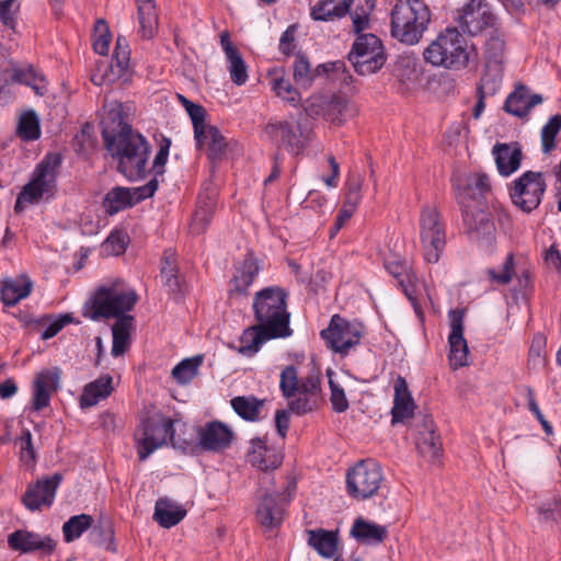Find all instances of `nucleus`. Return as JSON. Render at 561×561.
<instances>
[{
    "label": "nucleus",
    "instance_id": "nucleus-1",
    "mask_svg": "<svg viewBox=\"0 0 561 561\" xmlns=\"http://www.w3.org/2000/svg\"><path fill=\"white\" fill-rule=\"evenodd\" d=\"M352 9V31L357 34L348 60L358 75L367 76L378 71L386 61L381 41L373 33L363 32L370 27V14L376 5V0H354Z\"/></svg>",
    "mask_w": 561,
    "mask_h": 561
},
{
    "label": "nucleus",
    "instance_id": "nucleus-2",
    "mask_svg": "<svg viewBox=\"0 0 561 561\" xmlns=\"http://www.w3.org/2000/svg\"><path fill=\"white\" fill-rule=\"evenodd\" d=\"M424 0H397L390 11V35L404 45H416L431 23Z\"/></svg>",
    "mask_w": 561,
    "mask_h": 561
},
{
    "label": "nucleus",
    "instance_id": "nucleus-3",
    "mask_svg": "<svg viewBox=\"0 0 561 561\" xmlns=\"http://www.w3.org/2000/svg\"><path fill=\"white\" fill-rule=\"evenodd\" d=\"M112 158L117 160V170L128 180L142 179L147 171L150 145L138 131L128 129L116 139L105 144Z\"/></svg>",
    "mask_w": 561,
    "mask_h": 561
},
{
    "label": "nucleus",
    "instance_id": "nucleus-4",
    "mask_svg": "<svg viewBox=\"0 0 561 561\" xmlns=\"http://www.w3.org/2000/svg\"><path fill=\"white\" fill-rule=\"evenodd\" d=\"M138 300L134 289L124 286L123 283H114L110 286H101L85 302L83 316L91 320L116 318L126 316Z\"/></svg>",
    "mask_w": 561,
    "mask_h": 561
},
{
    "label": "nucleus",
    "instance_id": "nucleus-5",
    "mask_svg": "<svg viewBox=\"0 0 561 561\" xmlns=\"http://www.w3.org/2000/svg\"><path fill=\"white\" fill-rule=\"evenodd\" d=\"M287 295L279 287H267L255 294L253 310L256 323L267 329L272 335L286 337L291 334Z\"/></svg>",
    "mask_w": 561,
    "mask_h": 561
},
{
    "label": "nucleus",
    "instance_id": "nucleus-6",
    "mask_svg": "<svg viewBox=\"0 0 561 561\" xmlns=\"http://www.w3.org/2000/svg\"><path fill=\"white\" fill-rule=\"evenodd\" d=\"M60 164L61 157L58 153L45 156L33 171L31 180L19 193L14 206L15 211H21L27 204H37L39 201H47L55 195Z\"/></svg>",
    "mask_w": 561,
    "mask_h": 561
},
{
    "label": "nucleus",
    "instance_id": "nucleus-7",
    "mask_svg": "<svg viewBox=\"0 0 561 561\" xmlns=\"http://www.w3.org/2000/svg\"><path fill=\"white\" fill-rule=\"evenodd\" d=\"M423 57L436 67L465 68L469 62L467 41L457 28H447L425 48Z\"/></svg>",
    "mask_w": 561,
    "mask_h": 561
},
{
    "label": "nucleus",
    "instance_id": "nucleus-8",
    "mask_svg": "<svg viewBox=\"0 0 561 561\" xmlns=\"http://www.w3.org/2000/svg\"><path fill=\"white\" fill-rule=\"evenodd\" d=\"M174 435V423L158 411H148L140 419L135 431L137 454L140 461L146 460L154 450L167 444Z\"/></svg>",
    "mask_w": 561,
    "mask_h": 561
},
{
    "label": "nucleus",
    "instance_id": "nucleus-9",
    "mask_svg": "<svg viewBox=\"0 0 561 561\" xmlns=\"http://www.w3.org/2000/svg\"><path fill=\"white\" fill-rule=\"evenodd\" d=\"M347 494L356 501H365L375 496L383 482L380 465L371 459L357 461L346 473Z\"/></svg>",
    "mask_w": 561,
    "mask_h": 561
},
{
    "label": "nucleus",
    "instance_id": "nucleus-10",
    "mask_svg": "<svg viewBox=\"0 0 561 561\" xmlns=\"http://www.w3.org/2000/svg\"><path fill=\"white\" fill-rule=\"evenodd\" d=\"M420 240L424 260L430 264L437 263L446 247V228L435 206L422 208Z\"/></svg>",
    "mask_w": 561,
    "mask_h": 561
},
{
    "label": "nucleus",
    "instance_id": "nucleus-11",
    "mask_svg": "<svg viewBox=\"0 0 561 561\" xmlns=\"http://www.w3.org/2000/svg\"><path fill=\"white\" fill-rule=\"evenodd\" d=\"M547 190V183L541 172L526 171L510 186L513 204L525 213L536 209Z\"/></svg>",
    "mask_w": 561,
    "mask_h": 561
},
{
    "label": "nucleus",
    "instance_id": "nucleus-12",
    "mask_svg": "<svg viewBox=\"0 0 561 561\" xmlns=\"http://www.w3.org/2000/svg\"><path fill=\"white\" fill-rule=\"evenodd\" d=\"M364 329L362 323L347 321L339 314H334L329 327L320 332L325 345L342 355H346L351 348L359 344Z\"/></svg>",
    "mask_w": 561,
    "mask_h": 561
},
{
    "label": "nucleus",
    "instance_id": "nucleus-13",
    "mask_svg": "<svg viewBox=\"0 0 561 561\" xmlns=\"http://www.w3.org/2000/svg\"><path fill=\"white\" fill-rule=\"evenodd\" d=\"M265 134L278 146L294 154L300 153L311 140V129L300 123L285 119H271L264 127Z\"/></svg>",
    "mask_w": 561,
    "mask_h": 561
},
{
    "label": "nucleus",
    "instance_id": "nucleus-14",
    "mask_svg": "<svg viewBox=\"0 0 561 561\" xmlns=\"http://www.w3.org/2000/svg\"><path fill=\"white\" fill-rule=\"evenodd\" d=\"M465 228L471 240L489 249L495 239V225L479 203L461 205Z\"/></svg>",
    "mask_w": 561,
    "mask_h": 561
},
{
    "label": "nucleus",
    "instance_id": "nucleus-15",
    "mask_svg": "<svg viewBox=\"0 0 561 561\" xmlns=\"http://www.w3.org/2000/svg\"><path fill=\"white\" fill-rule=\"evenodd\" d=\"M158 179L153 178L146 185L133 190L116 186L105 194L103 198V207L106 214L115 215L142 199L153 196L158 188Z\"/></svg>",
    "mask_w": 561,
    "mask_h": 561
},
{
    "label": "nucleus",
    "instance_id": "nucleus-16",
    "mask_svg": "<svg viewBox=\"0 0 561 561\" xmlns=\"http://www.w3.org/2000/svg\"><path fill=\"white\" fill-rule=\"evenodd\" d=\"M450 333L448 336V359L453 369L469 365V348L463 336L465 309H451L448 312Z\"/></svg>",
    "mask_w": 561,
    "mask_h": 561
},
{
    "label": "nucleus",
    "instance_id": "nucleus-17",
    "mask_svg": "<svg viewBox=\"0 0 561 561\" xmlns=\"http://www.w3.org/2000/svg\"><path fill=\"white\" fill-rule=\"evenodd\" d=\"M457 20L461 30L470 35H477L496 25V16L485 0H469L459 11Z\"/></svg>",
    "mask_w": 561,
    "mask_h": 561
},
{
    "label": "nucleus",
    "instance_id": "nucleus-18",
    "mask_svg": "<svg viewBox=\"0 0 561 561\" xmlns=\"http://www.w3.org/2000/svg\"><path fill=\"white\" fill-rule=\"evenodd\" d=\"M61 481L62 474L58 472L50 477L38 479L36 482L27 485L22 496V503L32 512L41 511L43 507H50Z\"/></svg>",
    "mask_w": 561,
    "mask_h": 561
},
{
    "label": "nucleus",
    "instance_id": "nucleus-19",
    "mask_svg": "<svg viewBox=\"0 0 561 561\" xmlns=\"http://www.w3.org/2000/svg\"><path fill=\"white\" fill-rule=\"evenodd\" d=\"M385 267L397 280L404 295L410 300L419 318L423 317V310L416 297L419 278L407 260L389 257L385 261Z\"/></svg>",
    "mask_w": 561,
    "mask_h": 561
},
{
    "label": "nucleus",
    "instance_id": "nucleus-20",
    "mask_svg": "<svg viewBox=\"0 0 561 561\" xmlns=\"http://www.w3.org/2000/svg\"><path fill=\"white\" fill-rule=\"evenodd\" d=\"M320 399V378L308 376L301 378L300 387L295 394L287 398L288 409L297 415H304L317 409Z\"/></svg>",
    "mask_w": 561,
    "mask_h": 561
},
{
    "label": "nucleus",
    "instance_id": "nucleus-21",
    "mask_svg": "<svg viewBox=\"0 0 561 561\" xmlns=\"http://www.w3.org/2000/svg\"><path fill=\"white\" fill-rule=\"evenodd\" d=\"M232 430L220 421L207 422L197 432L198 446L207 451L220 453L229 448L233 440Z\"/></svg>",
    "mask_w": 561,
    "mask_h": 561
},
{
    "label": "nucleus",
    "instance_id": "nucleus-22",
    "mask_svg": "<svg viewBox=\"0 0 561 561\" xmlns=\"http://www.w3.org/2000/svg\"><path fill=\"white\" fill-rule=\"evenodd\" d=\"M8 545L14 551L28 553L42 551L51 553L55 549V541L49 536H41L27 530H15L8 537Z\"/></svg>",
    "mask_w": 561,
    "mask_h": 561
},
{
    "label": "nucleus",
    "instance_id": "nucleus-23",
    "mask_svg": "<svg viewBox=\"0 0 561 561\" xmlns=\"http://www.w3.org/2000/svg\"><path fill=\"white\" fill-rule=\"evenodd\" d=\"M61 370L58 367L39 371L34 380L33 408L41 411L49 405L51 394L57 390Z\"/></svg>",
    "mask_w": 561,
    "mask_h": 561
},
{
    "label": "nucleus",
    "instance_id": "nucleus-24",
    "mask_svg": "<svg viewBox=\"0 0 561 561\" xmlns=\"http://www.w3.org/2000/svg\"><path fill=\"white\" fill-rule=\"evenodd\" d=\"M286 501L279 494L265 493L256 507L257 522L265 528L278 527L284 518Z\"/></svg>",
    "mask_w": 561,
    "mask_h": 561
},
{
    "label": "nucleus",
    "instance_id": "nucleus-25",
    "mask_svg": "<svg viewBox=\"0 0 561 561\" xmlns=\"http://www.w3.org/2000/svg\"><path fill=\"white\" fill-rule=\"evenodd\" d=\"M394 396L393 407L391 409V423H405L410 420L416 408L411 392L408 388L407 380L398 376L393 382Z\"/></svg>",
    "mask_w": 561,
    "mask_h": 561
},
{
    "label": "nucleus",
    "instance_id": "nucleus-26",
    "mask_svg": "<svg viewBox=\"0 0 561 561\" xmlns=\"http://www.w3.org/2000/svg\"><path fill=\"white\" fill-rule=\"evenodd\" d=\"M454 187L460 205L474 204L477 197L484 196L491 191L489 176L484 173L469 175L465 183L455 180Z\"/></svg>",
    "mask_w": 561,
    "mask_h": 561
},
{
    "label": "nucleus",
    "instance_id": "nucleus-27",
    "mask_svg": "<svg viewBox=\"0 0 561 561\" xmlns=\"http://www.w3.org/2000/svg\"><path fill=\"white\" fill-rule=\"evenodd\" d=\"M105 116L102 119V136L104 144H107L128 129L131 126L125 121L124 106L122 103L113 101L104 106Z\"/></svg>",
    "mask_w": 561,
    "mask_h": 561
},
{
    "label": "nucleus",
    "instance_id": "nucleus-28",
    "mask_svg": "<svg viewBox=\"0 0 561 561\" xmlns=\"http://www.w3.org/2000/svg\"><path fill=\"white\" fill-rule=\"evenodd\" d=\"M248 461L262 471L276 469L282 465V455L265 445L264 440L256 437L251 439L247 454Z\"/></svg>",
    "mask_w": 561,
    "mask_h": 561
},
{
    "label": "nucleus",
    "instance_id": "nucleus-29",
    "mask_svg": "<svg viewBox=\"0 0 561 561\" xmlns=\"http://www.w3.org/2000/svg\"><path fill=\"white\" fill-rule=\"evenodd\" d=\"M198 148H206L208 158L213 164L221 161L228 146L227 139L216 126L208 125L195 135Z\"/></svg>",
    "mask_w": 561,
    "mask_h": 561
},
{
    "label": "nucleus",
    "instance_id": "nucleus-30",
    "mask_svg": "<svg viewBox=\"0 0 561 561\" xmlns=\"http://www.w3.org/2000/svg\"><path fill=\"white\" fill-rule=\"evenodd\" d=\"M33 290V282L26 274L7 277L1 282V299L5 306L13 307L27 298Z\"/></svg>",
    "mask_w": 561,
    "mask_h": 561
},
{
    "label": "nucleus",
    "instance_id": "nucleus-31",
    "mask_svg": "<svg viewBox=\"0 0 561 561\" xmlns=\"http://www.w3.org/2000/svg\"><path fill=\"white\" fill-rule=\"evenodd\" d=\"M542 102L540 94H531L525 85H518L507 96L504 110L517 117H525L538 104Z\"/></svg>",
    "mask_w": 561,
    "mask_h": 561
},
{
    "label": "nucleus",
    "instance_id": "nucleus-32",
    "mask_svg": "<svg viewBox=\"0 0 561 561\" xmlns=\"http://www.w3.org/2000/svg\"><path fill=\"white\" fill-rule=\"evenodd\" d=\"M493 154L497 171L503 176L513 174L520 167L523 153L517 142L497 144L493 148Z\"/></svg>",
    "mask_w": 561,
    "mask_h": 561
},
{
    "label": "nucleus",
    "instance_id": "nucleus-33",
    "mask_svg": "<svg viewBox=\"0 0 561 561\" xmlns=\"http://www.w3.org/2000/svg\"><path fill=\"white\" fill-rule=\"evenodd\" d=\"M423 430L419 431L416 438V448L419 453L428 459H436L442 453V443L435 434L434 422L431 417L425 416L422 421Z\"/></svg>",
    "mask_w": 561,
    "mask_h": 561
},
{
    "label": "nucleus",
    "instance_id": "nucleus-34",
    "mask_svg": "<svg viewBox=\"0 0 561 561\" xmlns=\"http://www.w3.org/2000/svg\"><path fill=\"white\" fill-rule=\"evenodd\" d=\"M354 0H319L312 8L310 16L314 21H333L343 18L347 12H352L351 4Z\"/></svg>",
    "mask_w": 561,
    "mask_h": 561
},
{
    "label": "nucleus",
    "instance_id": "nucleus-35",
    "mask_svg": "<svg viewBox=\"0 0 561 561\" xmlns=\"http://www.w3.org/2000/svg\"><path fill=\"white\" fill-rule=\"evenodd\" d=\"M270 85L275 94L291 106H298L301 102V95L289 79L285 77L283 68H275L268 71Z\"/></svg>",
    "mask_w": 561,
    "mask_h": 561
},
{
    "label": "nucleus",
    "instance_id": "nucleus-36",
    "mask_svg": "<svg viewBox=\"0 0 561 561\" xmlns=\"http://www.w3.org/2000/svg\"><path fill=\"white\" fill-rule=\"evenodd\" d=\"M139 33L142 38L151 39L158 32L159 18L156 0H136Z\"/></svg>",
    "mask_w": 561,
    "mask_h": 561
},
{
    "label": "nucleus",
    "instance_id": "nucleus-37",
    "mask_svg": "<svg viewBox=\"0 0 561 561\" xmlns=\"http://www.w3.org/2000/svg\"><path fill=\"white\" fill-rule=\"evenodd\" d=\"M270 335L272 333L259 323L245 329L240 337L239 353L244 356H253L266 341L278 337Z\"/></svg>",
    "mask_w": 561,
    "mask_h": 561
},
{
    "label": "nucleus",
    "instance_id": "nucleus-38",
    "mask_svg": "<svg viewBox=\"0 0 561 561\" xmlns=\"http://www.w3.org/2000/svg\"><path fill=\"white\" fill-rule=\"evenodd\" d=\"M112 377L103 375L94 381L88 383L80 397L81 408H90L106 399L113 391Z\"/></svg>",
    "mask_w": 561,
    "mask_h": 561
},
{
    "label": "nucleus",
    "instance_id": "nucleus-39",
    "mask_svg": "<svg viewBox=\"0 0 561 561\" xmlns=\"http://www.w3.org/2000/svg\"><path fill=\"white\" fill-rule=\"evenodd\" d=\"M185 516L186 510L168 499L156 502L153 519L163 528L178 525Z\"/></svg>",
    "mask_w": 561,
    "mask_h": 561
},
{
    "label": "nucleus",
    "instance_id": "nucleus-40",
    "mask_svg": "<svg viewBox=\"0 0 561 561\" xmlns=\"http://www.w3.org/2000/svg\"><path fill=\"white\" fill-rule=\"evenodd\" d=\"M351 535L362 543L378 545L387 536V529L383 526L357 518L351 529Z\"/></svg>",
    "mask_w": 561,
    "mask_h": 561
},
{
    "label": "nucleus",
    "instance_id": "nucleus-41",
    "mask_svg": "<svg viewBox=\"0 0 561 561\" xmlns=\"http://www.w3.org/2000/svg\"><path fill=\"white\" fill-rule=\"evenodd\" d=\"M134 328V317L123 316L112 327L113 344L111 354L114 357L123 355L129 346V336Z\"/></svg>",
    "mask_w": 561,
    "mask_h": 561
},
{
    "label": "nucleus",
    "instance_id": "nucleus-42",
    "mask_svg": "<svg viewBox=\"0 0 561 561\" xmlns=\"http://www.w3.org/2000/svg\"><path fill=\"white\" fill-rule=\"evenodd\" d=\"M308 543L322 557L331 558L337 549V536L334 531L320 529L307 530Z\"/></svg>",
    "mask_w": 561,
    "mask_h": 561
},
{
    "label": "nucleus",
    "instance_id": "nucleus-43",
    "mask_svg": "<svg viewBox=\"0 0 561 561\" xmlns=\"http://www.w3.org/2000/svg\"><path fill=\"white\" fill-rule=\"evenodd\" d=\"M260 272L257 261L251 255H247L242 264L237 267L233 276V291L245 294L248 288L252 285L254 278Z\"/></svg>",
    "mask_w": 561,
    "mask_h": 561
},
{
    "label": "nucleus",
    "instance_id": "nucleus-44",
    "mask_svg": "<svg viewBox=\"0 0 561 561\" xmlns=\"http://www.w3.org/2000/svg\"><path fill=\"white\" fill-rule=\"evenodd\" d=\"M265 400H260L253 396L236 397L231 400V407L234 412L247 421H257L260 412L263 409Z\"/></svg>",
    "mask_w": 561,
    "mask_h": 561
},
{
    "label": "nucleus",
    "instance_id": "nucleus-45",
    "mask_svg": "<svg viewBox=\"0 0 561 561\" xmlns=\"http://www.w3.org/2000/svg\"><path fill=\"white\" fill-rule=\"evenodd\" d=\"M16 135L24 141H32L39 138V119L33 110L25 111L20 115Z\"/></svg>",
    "mask_w": 561,
    "mask_h": 561
},
{
    "label": "nucleus",
    "instance_id": "nucleus-46",
    "mask_svg": "<svg viewBox=\"0 0 561 561\" xmlns=\"http://www.w3.org/2000/svg\"><path fill=\"white\" fill-rule=\"evenodd\" d=\"M93 524L92 516L80 514L71 516L62 525V535L66 542H72L78 539Z\"/></svg>",
    "mask_w": 561,
    "mask_h": 561
},
{
    "label": "nucleus",
    "instance_id": "nucleus-47",
    "mask_svg": "<svg viewBox=\"0 0 561 561\" xmlns=\"http://www.w3.org/2000/svg\"><path fill=\"white\" fill-rule=\"evenodd\" d=\"M293 76L298 87L308 89L317 78V72H314V69H311L310 62L306 56L298 54L293 64Z\"/></svg>",
    "mask_w": 561,
    "mask_h": 561
},
{
    "label": "nucleus",
    "instance_id": "nucleus-48",
    "mask_svg": "<svg viewBox=\"0 0 561 561\" xmlns=\"http://www.w3.org/2000/svg\"><path fill=\"white\" fill-rule=\"evenodd\" d=\"M502 78L500 65L488 64L486 70L478 85V94L494 95L502 85Z\"/></svg>",
    "mask_w": 561,
    "mask_h": 561
},
{
    "label": "nucleus",
    "instance_id": "nucleus-49",
    "mask_svg": "<svg viewBox=\"0 0 561 561\" xmlns=\"http://www.w3.org/2000/svg\"><path fill=\"white\" fill-rule=\"evenodd\" d=\"M505 51L504 34L497 28H493L485 42V55L489 64L500 65Z\"/></svg>",
    "mask_w": 561,
    "mask_h": 561
},
{
    "label": "nucleus",
    "instance_id": "nucleus-50",
    "mask_svg": "<svg viewBox=\"0 0 561 561\" xmlns=\"http://www.w3.org/2000/svg\"><path fill=\"white\" fill-rule=\"evenodd\" d=\"M12 80L32 87L38 95H43L46 92L44 77L37 73L33 67H28L26 70L15 69Z\"/></svg>",
    "mask_w": 561,
    "mask_h": 561
},
{
    "label": "nucleus",
    "instance_id": "nucleus-51",
    "mask_svg": "<svg viewBox=\"0 0 561 561\" xmlns=\"http://www.w3.org/2000/svg\"><path fill=\"white\" fill-rule=\"evenodd\" d=\"M202 360V356L183 359L172 369L173 378L180 383L190 382L197 375Z\"/></svg>",
    "mask_w": 561,
    "mask_h": 561
},
{
    "label": "nucleus",
    "instance_id": "nucleus-52",
    "mask_svg": "<svg viewBox=\"0 0 561 561\" xmlns=\"http://www.w3.org/2000/svg\"><path fill=\"white\" fill-rule=\"evenodd\" d=\"M356 114V110L343 100H333L328 105L327 117L333 124L340 125L344 123L348 117H353Z\"/></svg>",
    "mask_w": 561,
    "mask_h": 561
},
{
    "label": "nucleus",
    "instance_id": "nucleus-53",
    "mask_svg": "<svg viewBox=\"0 0 561 561\" xmlns=\"http://www.w3.org/2000/svg\"><path fill=\"white\" fill-rule=\"evenodd\" d=\"M226 59L231 81L237 85H243L248 80V67L240 53L229 55Z\"/></svg>",
    "mask_w": 561,
    "mask_h": 561
},
{
    "label": "nucleus",
    "instance_id": "nucleus-54",
    "mask_svg": "<svg viewBox=\"0 0 561 561\" xmlns=\"http://www.w3.org/2000/svg\"><path fill=\"white\" fill-rule=\"evenodd\" d=\"M561 130V114L553 115L541 129V146L545 153L556 148L554 139Z\"/></svg>",
    "mask_w": 561,
    "mask_h": 561
},
{
    "label": "nucleus",
    "instance_id": "nucleus-55",
    "mask_svg": "<svg viewBox=\"0 0 561 561\" xmlns=\"http://www.w3.org/2000/svg\"><path fill=\"white\" fill-rule=\"evenodd\" d=\"M301 383L295 366H286L280 373L279 389L284 398H290L295 394Z\"/></svg>",
    "mask_w": 561,
    "mask_h": 561
},
{
    "label": "nucleus",
    "instance_id": "nucleus-56",
    "mask_svg": "<svg viewBox=\"0 0 561 561\" xmlns=\"http://www.w3.org/2000/svg\"><path fill=\"white\" fill-rule=\"evenodd\" d=\"M93 49L99 55H107L111 44V34L105 20L100 19L94 25Z\"/></svg>",
    "mask_w": 561,
    "mask_h": 561
},
{
    "label": "nucleus",
    "instance_id": "nucleus-57",
    "mask_svg": "<svg viewBox=\"0 0 561 561\" xmlns=\"http://www.w3.org/2000/svg\"><path fill=\"white\" fill-rule=\"evenodd\" d=\"M515 273V263L513 254H508L500 270L489 268L486 274L492 283L497 285H507Z\"/></svg>",
    "mask_w": 561,
    "mask_h": 561
},
{
    "label": "nucleus",
    "instance_id": "nucleus-58",
    "mask_svg": "<svg viewBox=\"0 0 561 561\" xmlns=\"http://www.w3.org/2000/svg\"><path fill=\"white\" fill-rule=\"evenodd\" d=\"M538 512L541 520L546 523H554L561 526V499H551L545 501L539 506Z\"/></svg>",
    "mask_w": 561,
    "mask_h": 561
},
{
    "label": "nucleus",
    "instance_id": "nucleus-59",
    "mask_svg": "<svg viewBox=\"0 0 561 561\" xmlns=\"http://www.w3.org/2000/svg\"><path fill=\"white\" fill-rule=\"evenodd\" d=\"M130 57V49L128 42L125 37L118 36L116 38L113 61H115L117 68V76H119L128 66Z\"/></svg>",
    "mask_w": 561,
    "mask_h": 561
},
{
    "label": "nucleus",
    "instance_id": "nucleus-60",
    "mask_svg": "<svg viewBox=\"0 0 561 561\" xmlns=\"http://www.w3.org/2000/svg\"><path fill=\"white\" fill-rule=\"evenodd\" d=\"M329 385L331 389V403L335 412H344L348 409V401L346 399L344 389L340 387L331 377V373L328 371Z\"/></svg>",
    "mask_w": 561,
    "mask_h": 561
},
{
    "label": "nucleus",
    "instance_id": "nucleus-61",
    "mask_svg": "<svg viewBox=\"0 0 561 561\" xmlns=\"http://www.w3.org/2000/svg\"><path fill=\"white\" fill-rule=\"evenodd\" d=\"M91 540L93 543L103 547L106 550L115 551L113 543V530L110 525L94 527L91 531Z\"/></svg>",
    "mask_w": 561,
    "mask_h": 561
},
{
    "label": "nucleus",
    "instance_id": "nucleus-62",
    "mask_svg": "<svg viewBox=\"0 0 561 561\" xmlns=\"http://www.w3.org/2000/svg\"><path fill=\"white\" fill-rule=\"evenodd\" d=\"M363 179L360 175H351L347 180L346 184V196L344 204H347L353 207H357L360 202V190H362Z\"/></svg>",
    "mask_w": 561,
    "mask_h": 561
},
{
    "label": "nucleus",
    "instance_id": "nucleus-63",
    "mask_svg": "<svg viewBox=\"0 0 561 561\" xmlns=\"http://www.w3.org/2000/svg\"><path fill=\"white\" fill-rule=\"evenodd\" d=\"M214 213L215 210L197 207L191 222L192 232L196 234L204 232L210 224Z\"/></svg>",
    "mask_w": 561,
    "mask_h": 561
},
{
    "label": "nucleus",
    "instance_id": "nucleus-64",
    "mask_svg": "<svg viewBox=\"0 0 561 561\" xmlns=\"http://www.w3.org/2000/svg\"><path fill=\"white\" fill-rule=\"evenodd\" d=\"M19 10L18 0H2L0 1V22L10 28H14L16 20L15 14Z\"/></svg>",
    "mask_w": 561,
    "mask_h": 561
}]
</instances>
